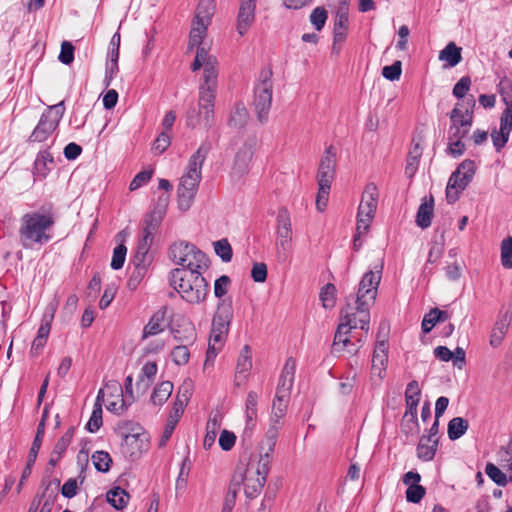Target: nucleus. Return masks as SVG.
Here are the masks:
<instances>
[{
	"instance_id": "29",
	"label": "nucleus",
	"mask_w": 512,
	"mask_h": 512,
	"mask_svg": "<svg viewBox=\"0 0 512 512\" xmlns=\"http://www.w3.org/2000/svg\"><path fill=\"white\" fill-rule=\"evenodd\" d=\"M348 28V13L344 8H340L334 21L333 49L337 43H342L346 39V30Z\"/></svg>"
},
{
	"instance_id": "26",
	"label": "nucleus",
	"mask_w": 512,
	"mask_h": 512,
	"mask_svg": "<svg viewBox=\"0 0 512 512\" xmlns=\"http://www.w3.org/2000/svg\"><path fill=\"white\" fill-rule=\"evenodd\" d=\"M244 485V493L247 498H255L263 489L266 480L263 477L254 475L252 468L248 467L244 477L241 479Z\"/></svg>"
},
{
	"instance_id": "47",
	"label": "nucleus",
	"mask_w": 512,
	"mask_h": 512,
	"mask_svg": "<svg viewBox=\"0 0 512 512\" xmlns=\"http://www.w3.org/2000/svg\"><path fill=\"white\" fill-rule=\"evenodd\" d=\"M247 119V109L243 105H237L230 115L228 125L233 128H241L246 124Z\"/></svg>"
},
{
	"instance_id": "42",
	"label": "nucleus",
	"mask_w": 512,
	"mask_h": 512,
	"mask_svg": "<svg viewBox=\"0 0 512 512\" xmlns=\"http://www.w3.org/2000/svg\"><path fill=\"white\" fill-rule=\"evenodd\" d=\"M128 500L129 494L120 487H116L107 493V501L117 510L124 508Z\"/></svg>"
},
{
	"instance_id": "16",
	"label": "nucleus",
	"mask_w": 512,
	"mask_h": 512,
	"mask_svg": "<svg viewBox=\"0 0 512 512\" xmlns=\"http://www.w3.org/2000/svg\"><path fill=\"white\" fill-rule=\"evenodd\" d=\"M233 318L232 300L230 298L222 299L217 305L216 312L212 320V330L221 331L228 334L231 320Z\"/></svg>"
},
{
	"instance_id": "43",
	"label": "nucleus",
	"mask_w": 512,
	"mask_h": 512,
	"mask_svg": "<svg viewBox=\"0 0 512 512\" xmlns=\"http://www.w3.org/2000/svg\"><path fill=\"white\" fill-rule=\"evenodd\" d=\"M227 334L221 331H215L211 329L209 345L207 349V359L215 357L218 351L221 349Z\"/></svg>"
},
{
	"instance_id": "50",
	"label": "nucleus",
	"mask_w": 512,
	"mask_h": 512,
	"mask_svg": "<svg viewBox=\"0 0 512 512\" xmlns=\"http://www.w3.org/2000/svg\"><path fill=\"white\" fill-rule=\"evenodd\" d=\"M485 473L498 486H506L508 483L506 474L493 463L486 464Z\"/></svg>"
},
{
	"instance_id": "51",
	"label": "nucleus",
	"mask_w": 512,
	"mask_h": 512,
	"mask_svg": "<svg viewBox=\"0 0 512 512\" xmlns=\"http://www.w3.org/2000/svg\"><path fill=\"white\" fill-rule=\"evenodd\" d=\"M215 253L221 258L223 262H230L233 256V251L227 239H221L214 242Z\"/></svg>"
},
{
	"instance_id": "12",
	"label": "nucleus",
	"mask_w": 512,
	"mask_h": 512,
	"mask_svg": "<svg viewBox=\"0 0 512 512\" xmlns=\"http://www.w3.org/2000/svg\"><path fill=\"white\" fill-rule=\"evenodd\" d=\"M141 428L138 427L136 431L133 430L132 433H121L122 436V453L131 458L137 459L140 457L142 452L147 448V438L146 435L140 432Z\"/></svg>"
},
{
	"instance_id": "46",
	"label": "nucleus",
	"mask_w": 512,
	"mask_h": 512,
	"mask_svg": "<svg viewBox=\"0 0 512 512\" xmlns=\"http://www.w3.org/2000/svg\"><path fill=\"white\" fill-rule=\"evenodd\" d=\"M53 165L54 160L52 154L48 150L40 151L35 159V169L38 174L45 175L50 169L48 165Z\"/></svg>"
},
{
	"instance_id": "60",
	"label": "nucleus",
	"mask_w": 512,
	"mask_h": 512,
	"mask_svg": "<svg viewBox=\"0 0 512 512\" xmlns=\"http://www.w3.org/2000/svg\"><path fill=\"white\" fill-rule=\"evenodd\" d=\"M421 391L419 384L416 380H412L408 383L405 391V402L413 404H419Z\"/></svg>"
},
{
	"instance_id": "55",
	"label": "nucleus",
	"mask_w": 512,
	"mask_h": 512,
	"mask_svg": "<svg viewBox=\"0 0 512 512\" xmlns=\"http://www.w3.org/2000/svg\"><path fill=\"white\" fill-rule=\"evenodd\" d=\"M279 427L275 424H270L269 429L267 430L265 439L261 442L260 449L267 451H274L276 440L278 437Z\"/></svg>"
},
{
	"instance_id": "24",
	"label": "nucleus",
	"mask_w": 512,
	"mask_h": 512,
	"mask_svg": "<svg viewBox=\"0 0 512 512\" xmlns=\"http://www.w3.org/2000/svg\"><path fill=\"white\" fill-rule=\"evenodd\" d=\"M512 320V311L500 312L490 335V345L494 348L501 345Z\"/></svg>"
},
{
	"instance_id": "37",
	"label": "nucleus",
	"mask_w": 512,
	"mask_h": 512,
	"mask_svg": "<svg viewBox=\"0 0 512 512\" xmlns=\"http://www.w3.org/2000/svg\"><path fill=\"white\" fill-rule=\"evenodd\" d=\"M272 453L273 451L260 449V458L255 469L253 465L248 466L252 468V472H254V475L263 477L265 480L267 479V475L270 471V466L272 462Z\"/></svg>"
},
{
	"instance_id": "64",
	"label": "nucleus",
	"mask_w": 512,
	"mask_h": 512,
	"mask_svg": "<svg viewBox=\"0 0 512 512\" xmlns=\"http://www.w3.org/2000/svg\"><path fill=\"white\" fill-rule=\"evenodd\" d=\"M170 144V135L166 131H163L155 139L152 146V151L156 154H162L170 146Z\"/></svg>"
},
{
	"instance_id": "14",
	"label": "nucleus",
	"mask_w": 512,
	"mask_h": 512,
	"mask_svg": "<svg viewBox=\"0 0 512 512\" xmlns=\"http://www.w3.org/2000/svg\"><path fill=\"white\" fill-rule=\"evenodd\" d=\"M158 227L159 225L144 220L142 236L138 241L136 252L132 259L133 261H140L146 263L152 262V256L149 255V249L151 244L153 243L154 234L156 233Z\"/></svg>"
},
{
	"instance_id": "45",
	"label": "nucleus",
	"mask_w": 512,
	"mask_h": 512,
	"mask_svg": "<svg viewBox=\"0 0 512 512\" xmlns=\"http://www.w3.org/2000/svg\"><path fill=\"white\" fill-rule=\"evenodd\" d=\"M91 459L93 461L94 467L99 472H108L110 469V465L112 463V459L108 452L106 451H95Z\"/></svg>"
},
{
	"instance_id": "21",
	"label": "nucleus",
	"mask_w": 512,
	"mask_h": 512,
	"mask_svg": "<svg viewBox=\"0 0 512 512\" xmlns=\"http://www.w3.org/2000/svg\"><path fill=\"white\" fill-rule=\"evenodd\" d=\"M388 363V345L385 340H377L372 355L371 373L383 378Z\"/></svg>"
},
{
	"instance_id": "53",
	"label": "nucleus",
	"mask_w": 512,
	"mask_h": 512,
	"mask_svg": "<svg viewBox=\"0 0 512 512\" xmlns=\"http://www.w3.org/2000/svg\"><path fill=\"white\" fill-rule=\"evenodd\" d=\"M501 264L506 269L512 268V237L505 238L501 243Z\"/></svg>"
},
{
	"instance_id": "8",
	"label": "nucleus",
	"mask_w": 512,
	"mask_h": 512,
	"mask_svg": "<svg viewBox=\"0 0 512 512\" xmlns=\"http://www.w3.org/2000/svg\"><path fill=\"white\" fill-rule=\"evenodd\" d=\"M476 172V164L473 160L465 159L451 174L446 187V199L454 203L459 199V194L472 181Z\"/></svg>"
},
{
	"instance_id": "28",
	"label": "nucleus",
	"mask_w": 512,
	"mask_h": 512,
	"mask_svg": "<svg viewBox=\"0 0 512 512\" xmlns=\"http://www.w3.org/2000/svg\"><path fill=\"white\" fill-rule=\"evenodd\" d=\"M433 212L434 199L431 195L429 199L424 198L423 202L419 206L416 214V224L422 229L428 228L431 225Z\"/></svg>"
},
{
	"instance_id": "5",
	"label": "nucleus",
	"mask_w": 512,
	"mask_h": 512,
	"mask_svg": "<svg viewBox=\"0 0 512 512\" xmlns=\"http://www.w3.org/2000/svg\"><path fill=\"white\" fill-rule=\"evenodd\" d=\"M170 259L187 271L207 270L209 258L195 245L180 241L172 244L169 251Z\"/></svg>"
},
{
	"instance_id": "23",
	"label": "nucleus",
	"mask_w": 512,
	"mask_h": 512,
	"mask_svg": "<svg viewBox=\"0 0 512 512\" xmlns=\"http://www.w3.org/2000/svg\"><path fill=\"white\" fill-rule=\"evenodd\" d=\"M378 203V192L375 184L370 183L366 186L361 203L358 207V216L374 217Z\"/></svg>"
},
{
	"instance_id": "4",
	"label": "nucleus",
	"mask_w": 512,
	"mask_h": 512,
	"mask_svg": "<svg viewBox=\"0 0 512 512\" xmlns=\"http://www.w3.org/2000/svg\"><path fill=\"white\" fill-rule=\"evenodd\" d=\"M204 271L175 268L170 272L169 283L186 302L200 303L205 300L209 289V285L202 275Z\"/></svg>"
},
{
	"instance_id": "1",
	"label": "nucleus",
	"mask_w": 512,
	"mask_h": 512,
	"mask_svg": "<svg viewBox=\"0 0 512 512\" xmlns=\"http://www.w3.org/2000/svg\"><path fill=\"white\" fill-rule=\"evenodd\" d=\"M383 261L380 260L373 268L361 278L358 286V295L355 306L348 304L341 311V321L337 327L332 344V353L347 351L356 354L359 348L351 342L348 335L358 324L365 332L369 331L370 307L374 304L378 287L382 278Z\"/></svg>"
},
{
	"instance_id": "36",
	"label": "nucleus",
	"mask_w": 512,
	"mask_h": 512,
	"mask_svg": "<svg viewBox=\"0 0 512 512\" xmlns=\"http://www.w3.org/2000/svg\"><path fill=\"white\" fill-rule=\"evenodd\" d=\"M157 373V364L155 362H146L141 369L136 386L138 389L141 387L146 390L153 382Z\"/></svg>"
},
{
	"instance_id": "31",
	"label": "nucleus",
	"mask_w": 512,
	"mask_h": 512,
	"mask_svg": "<svg viewBox=\"0 0 512 512\" xmlns=\"http://www.w3.org/2000/svg\"><path fill=\"white\" fill-rule=\"evenodd\" d=\"M169 203V195L167 193L158 196L152 211L147 214L145 221L160 225L163 217L166 214V209Z\"/></svg>"
},
{
	"instance_id": "2",
	"label": "nucleus",
	"mask_w": 512,
	"mask_h": 512,
	"mask_svg": "<svg viewBox=\"0 0 512 512\" xmlns=\"http://www.w3.org/2000/svg\"><path fill=\"white\" fill-rule=\"evenodd\" d=\"M56 222L52 206H42L39 210L25 213L20 219L19 241L23 248L43 246L52 239L49 231Z\"/></svg>"
},
{
	"instance_id": "22",
	"label": "nucleus",
	"mask_w": 512,
	"mask_h": 512,
	"mask_svg": "<svg viewBox=\"0 0 512 512\" xmlns=\"http://www.w3.org/2000/svg\"><path fill=\"white\" fill-rule=\"evenodd\" d=\"M257 405H258V394L255 391H250L247 394L245 402V416L246 425L243 431V437L250 439L253 435V431L256 427L257 422Z\"/></svg>"
},
{
	"instance_id": "17",
	"label": "nucleus",
	"mask_w": 512,
	"mask_h": 512,
	"mask_svg": "<svg viewBox=\"0 0 512 512\" xmlns=\"http://www.w3.org/2000/svg\"><path fill=\"white\" fill-rule=\"evenodd\" d=\"M105 388L110 392L106 399V408L116 414L126 410L131 401L127 403V400L123 397L121 384L117 381H111L105 385Z\"/></svg>"
},
{
	"instance_id": "56",
	"label": "nucleus",
	"mask_w": 512,
	"mask_h": 512,
	"mask_svg": "<svg viewBox=\"0 0 512 512\" xmlns=\"http://www.w3.org/2000/svg\"><path fill=\"white\" fill-rule=\"evenodd\" d=\"M109 57L111 65H107L106 67V86L110 85L111 79L113 78L114 74L118 71L119 48H110Z\"/></svg>"
},
{
	"instance_id": "39",
	"label": "nucleus",
	"mask_w": 512,
	"mask_h": 512,
	"mask_svg": "<svg viewBox=\"0 0 512 512\" xmlns=\"http://www.w3.org/2000/svg\"><path fill=\"white\" fill-rule=\"evenodd\" d=\"M421 155L422 147L420 143H414L407 157V164L405 167V174L407 177L412 178L416 173Z\"/></svg>"
},
{
	"instance_id": "27",
	"label": "nucleus",
	"mask_w": 512,
	"mask_h": 512,
	"mask_svg": "<svg viewBox=\"0 0 512 512\" xmlns=\"http://www.w3.org/2000/svg\"><path fill=\"white\" fill-rule=\"evenodd\" d=\"M166 312L167 308L162 307L151 316L149 322L144 326L142 339H146L164 331Z\"/></svg>"
},
{
	"instance_id": "15",
	"label": "nucleus",
	"mask_w": 512,
	"mask_h": 512,
	"mask_svg": "<svg viewBox=\"0 0 512 512\" xmlns=\"http://www.w3.org/2000/svg\"><path fill=\"white\" fill-rule=\"evenodd\" d=\"M217 78H218V61L217 58L211 54L206 57V62L203 66V83L200 85L199 94H213L216 96L217 91Z\"/></svg>"
},
{
	"instance_id": "58",
	"label": "nucleus",
	"mask_w": 512,
	"mask_h": 512,
	"mask_svg": "<svg viewBox=\"0 0 512 512\" xmlns=\"http://www.w3.org/2000/svg\"><path fill=\"white\" fill-rule=\"evenodd\" d=\"M127 248L124 244L117 245L113 250L111 268L119 270L123 267L126 258Z\"/></svg>"
},
{
	"instance_id": "13",
	"label": "nucleus",
	"mask_w": 512,
	"mask_h": 512,
	"mask_svg": "<svg viewBox=\"0 0 512 512\" xmlns=\"http://www.w3.org/2000/svg\"><path fill=\"white\" fill-rule=\"evenodd\" d=\"M336 151L335 148L330 145L325 149L324 155L322 156L317 173L318 185L331 187V183L335 175L336 167Z\"/></svg>"
},
{
	"instance_id": "20",
	"label": "nucleus",
	"mask_w": 512,
	"mask_h": 512,
	"mask_svg": "<svg viewBox=\"0 0 512 512\" xmlns=\"http://www.w3.org/2000/svg\"><path fill=\"white\" fill-rule=\"evenodd\" d=\"M196 21L192 27L189 35V49L193 47L204 48L202 45L203 39L206 34L207 26L210 21V14L207 13L202 16V6L199 5L196 14Z\"/></svg>"
},
{
	"instance_id": "40",
	"label": "nucleus",
	"mask_w": 512,
	"mask_h": 512,
	"mask_svg": "<svg viewBox=\"0 0 512 512\" xmlns=\"http://www.w3.org/2000/svg\"><path fill=\"white\" fill-rule=\"evenodd\" d=\"M450 120L457 127L469 130L472 125L473 115L466 109L465 113L458 108V105L454 107L450 112Z\"/></svg>"
},
{
	"instance_id": "10",
	"label": "nucleus",
	"mask_w": 512,
	"mask_h": 512,
	"mask_svg": "<svg viewBox=\"0 0 512 512\" xmlns=\"http://www.w3.org/2000/svg\"><path fill=\"white\" fill-rule=\"evenodd\" d=\"M214 100L213 94H199V108H190L186 115V124L188 127H204L209 129L214 119Z\"/></svg>"
},
{
	"instance_id": "48",
	"label": "nucleus",
	"mask_w": 512,
	"mask_h": 512,
	"mask_svg": "<svg viewBox=\"0 0 512 512\" xmlns=\"http://www.w3.org/2000/svg\"><path fill=\"white\" fill-rule=\"evenodd\" d=\"M497 91L502 97L506 107L512 106V81L507 77L503 76L498 85Z\"/></svg>"
},
{
	"instance_id": "44",
	"label": "nucleus",
	"mask_w": 512,
	"mask_h": 512,
	"mask_svg": "<svg viewBox=\"0 0 512 512\" xmlns=\"http://www.w3.org/2000/svg\"><path fill=\"white\" fill-rule=\"evenodd\" d=\"M220 423L216 418H210L206 424V434L203 440V447L210 449L215 443Z\"/></svg>"
},
{
	"instance_id": "11",
	"label": "nucleus",
	"mask_w": 512,
	"mask_h": 512,
	"mask_svg": "<svg viewBox=\"0 0 512 512\" xmlns=\"http://www.w3.org/2000/svg\"><path fill=\"white\" fill-rule=\"evenodd\" d=\"M254 149V139L245 140L243 144L237 149L231 168V176L233 179L238 180L248 174L250 163L254 155Z\"/></svg>"
},
{
	"instance_id": "62",
	"label": "nucleus",
	"mask_w": 512,
	"mask_h": 512,
	"mask_svg": "<svg viewBox=\"0 0 512 512\" xmlns=\"http://www.w3.org/2000/svg\"><path fill=\"white\" fill-rule=\"evenodd\" d=\"M74 46L69 41H63L61 44V51L58 56V59L61 63L65 65H69L74 60Z\"/></svg>"
},
{
	"instance_id": "35",
	"label": "nucleus",
	"mask_w": 512,
	"mask_h": 512,
	"mask_svg": "<svg viewBox=\"0 0 512 512\" xmlns=\"http://www.w3.org/2000/svg\"><path fill=\"white\" fill-rule=\"evenodd\" d=\"M46 415H47V409L45 408L43 416H42V420L40 421V423L37 427V432H36L35 438L33 440L32 446H31L29 454H28L29 464H34V462L37 458L38 452L41 448L43 437H44Z\"/></svg>"
},
{
	"instance_id": "59",
	"label": "nucleus",
	"mask_w": 512,
	"mask_h": 512,
	"mask_svg": "<svg viewBox=\"0 0 512 512\" xmlns=\"http://www.w3.org/2000/svg\"><path fill=\"white\" fill-rule=\"evenodd\" d=\"M172 361L176 365H185L190 358V352L187 345H178L171 352Z\"/></svg>"
},
{
	"instance_id": "54",
	"label": "nucleus",
	"mask_w": 512,
	"mask_h": 512,
	"mask_svg": "<svg viewBox=\"0 0 512 512\" xmlns=\"http://www.w3.org/2000/svg\"><path fill=\"white\" fill-rule=\"evenodd\" d=\"M102 423V406L101 404L94 405L90 419L86 424V429L91 433H95L100 429Z\"/></svg>"
},
{
	"instance_id": "7",
	"label": "nucleus",
	"mask_w": 512,
	"mask_h": 512,
	"mask_svg": "<svg viewBox=\"0 0 512 512\" xmlns=\"http://www.w3.org/2000/svg\"><path fill=\"white\" fill-rule=\"evenodd\" d=\"M64 102L49 106L41 115L37 126L29 137V142H44L57 129L64 115Z\"/></svg>"
},
{
	"instance_id": "52",
	"label": "nucleus",
	"mask_w": 512,
	"mask_h": 512,
	"mask_svg": "<svg viewBox=\"0 0 512 512\" xmlns=\"http://www.w3.org/2000/svg\"><path fill=\"white\" fill-rule=\"evenodd\" d=\"M417 407L418 404L412 405L411 403H406L404 418H407L408 421L403 426V429L406 433L411 432L414 428H418Z\"/></svg>"
},
{
	"instance_id": "63",
	"label": "nucleus",
	"mask_w": 512,
	"mask_h": 512,
	"mask_svg": "<svg viewBox=\"0 0 512 512\" xmlns=\"http://www.w3.org/2000/svg\"><path fill=\"white\" fill-rule=\"evenodd\" d=\"M402 73V63L397 60L392 65L385 66L382 69V76L390 81L398 80Z\"/></svg>"
},
{
	"instance_id": "41",
	"label": "nucleus",
	"mask_w": 512,
	"mask_h": 512,
	"mask_svg": "<svg viewBox=\"0 0 512 512\" xmlns=\"http://www.w3.org/2000/svg\"><path fill=\"white\" fill-rule=\"evenodd\" d=\"M59 485L60 481L58 479L52 480L47 484L42 494V497L45 498V500L41 506L40 512H51Z\"/></svg>"
},
{
	"instance_id": "57",
	"label": "nucleus",
	"mask_w": 512,
	"mask_h": 512,
	"mask_svg": "<svg viewBox=\"0 0 512 512\" xmlns=\"http://www.w3.org/2000/svg\"><path fill=\"white\" fill-rule=\"evenodd\" d=\"M327 18L328 13L324 7H316L310 14V22L317 31L322 30Z\"/></svg>"
},
{
	"instance_id": "61",
	"label": "nucleus",
	"mask_w": 512,
	"mask_h": 512,
	"mask_svg": "<svg viewBox=\"0 0 512 512\" xmlns=\"http://www.w3.org/2000/svg\"><path fill=\"white\" fill-rule=\"evenodd\" d=\"M75 433V427L71 426L64 434L63 436L57 441V443L54 446V451L56 453L64 454L67 450L68 446L70 445Z\"/></svg>"
},
{
	"instance_id": "30",
	"label": "nucleus",
	"mask_w": 512,
	"mask_h": 512,
	"mask_svg": "<svg viewBox=\"0 0 512 512\" xmlns=\"http://www.w3.org/2000/svg\"><path fill=\"white\" fill-rule=\"evenodd\" d=\"M438 448V438L431 440L430 437H421L417 446V457L428 462L434 459Z\"/></svg>"
},
{
	"instance_id": "3",
	"label": "nucleus",
	"mask_w": 512,
	"mask_h": 512,
	"mask_svg": "<svg viewBox=\"0 0 512 512\" xmlns=\"http://www.w3.org/2000/svg\"><path fill=\"white\" fill-rule=\"evenodd\" d=\"M210 149V143H202L197 151L191 156L188 164V170L180 179L177 194L178 207L182 211H187L194 201L201 181V169Z\"/></svg>"
},
{
	"instance_id": "34",
	"label": "nucleus",
	"mask_w": 512,
	"mask_h": 512,
	"mask_svg": "<svg viewBox=\"0 0 512 512\" xmlns=\"http://www.w3.org/2000/svg\"><path fill=\"white\" fill-rule=\"evenodd\" d=\"M132 263L134 265V269L131 272L130 277L127 281V286L130 290H135L146 276L148 267L150 266L151 263L133 260Z\"/></svg>"
},
{
	"instance_id": "25",
	"label": "nucleus",
	"mask_w": 512,
	"mask_h": 512,
	"mask_svg": "<svg viewBox=\"0 0 512 512\" xmlns=\"http://www.w3.org/2000/svg\"><path fill=\"white\" fill-rule=\"evenodd\" d=\"M252 368L251 350L248 345H245L241 350L237 359L235 369V385L240 386L248 377Z\"/></svg>"
},
{
	"instance_id": "9",
	"label": "nucleus",
	"mask_w": 512,
	"mask_h": 512,
	"mask_svg": "<svg viewBox=\"0 0 512 512\" xmlns=\"http://www.w3.org/2000/svg\"><path fill=\"white\" fill-rule=\"evenodd\" d=\"M292 242V225L286 208H280L277 214L276 257L279 263H285L290 255Z\"/></svg>"
},
{
	"instance_id": "32",
	"label": "nucleus",
	"mask_w": 512,
	"mask_h": 512,
	"mask_svg": "<svg viewBox=\"0 0 512 512\" xmlns=\"http://www.w3.org/2000/svg\"><path fill=\"white\" fill-rule=\"evenodd\" d=\"M173 383L171 381H163L158 384L151 395L153 405L162 406L171 396L173 392Z\"/></svg>"
},
{
	"instance_id": "33",
	"label": "nucleus",
	"mask_w": 512,
	"mask_h": 512,
	"mask_svg": "<svg viewBox=\"0 0 512 512\" xmlns=\"http://www.w3.org/2000/svg\"><path fill=\"white\" fill-rule=\"evenodd\" d=\"M439 60L446 61L449 67H455L461 60V48L454 42L448 43L439 53Z\"/></svg>"
},
{
	"instance_id": "38",
	"label": "nucleus",
	"mask_w": 512,
	"mask_h": 512,
	"mask_svg": "<svg viewBox=\"0 0 512 512\" xmlns=\"http://www.w3.org/2000/svg\"><path fill=\"white\" fill-rule=\"evenodd\" d=\"M469 423L462 417H454L448 423V437L450 440H457L468 430Z\"/></svg>"
},
{
	"instance_id": "19",
	"label": "nucleus",
	"mask_w": 512,
	"mask_h": 512,
	"mask_svg": "<svg viewBox=\"0 0 512 512\" xmlns=\"http://www.w3.org/2000/svg\"><path fill=\"white\" fill-rule=\"evenodd\" d=\"M296 372V361L292 357L288 358L284 364L278 385L276 387V396L290 398L291 389L294 383Z\"/></svg>"
},
{
	"instance_id": "6",
	"label": "nucleus",
	"mask_w": 512,
	"mask_h": 512,
	"mask_svg": "<svg viewBox=\"0 0 512 512\" xmlns=\"http://www.w3.org/2000/svg\"><path fill=\"white\" fill-rule=\"evenodd\" d=\"M273 81L272 71L270 69L262 70L259 74L258 82L254 88L253 107L257 118L261 123L268 120L269 111L272 104Z\"/></svg>"
},
{
	"instance_id": "18",
	"label": "nucleus",
	"mask_w": 512,
	"mask_h": 512,
	"mask_svg": "<svg viewBox=\"0 0 512 512\" xmlns=\"http://www.w3.org/2000/svg\"><path fill=\"white\" fill-rule=\"evenodd\" d=\"M255 9L256 0H241L236 23V29L240 36L245 35L254 23Z\"/></svg>"
},
{
	"instance_id": "49",
	"label": "nucleus",
	"mask_w": 512,
	"mask_h": 512,
	"mask_svg": "<svg viewBox=\"0 0 512 512\" xmlns=\"http://www.w3.org/2000/svg\"><path fill=\"white\" fill-rule=\"evenodd\" d=\"M336 288L333 284H326L320 291L319 298L322 306L326 309L332 308L335 305Z\"/></svg>"
}]
</instances>
